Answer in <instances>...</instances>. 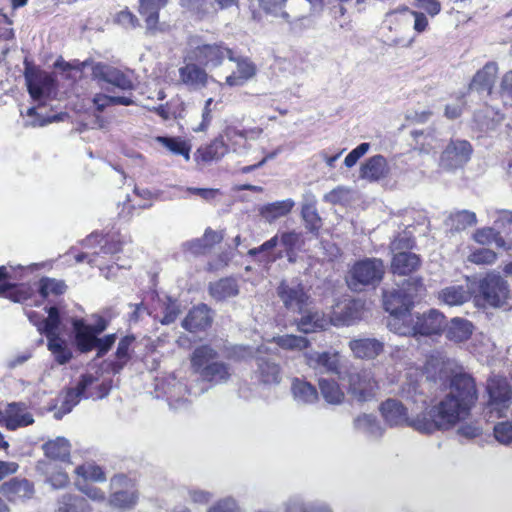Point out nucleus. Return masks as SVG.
<instances>
[{"instance_id":"f257e3e1","label":"nucleus","mask_w":512,"mask_h":512,"mask_svg":"<svg viewBox=\"0 0 512 512\" xmlns=\"http://www.w3.org/2000/svg\"><path fill=\"white\" fill-rule=\"evenodd\" d=\"M476 399L473 378L465 373L455 374L449 392L437 404L418 414L411 422L412 428L424 434L449 430L469 415Z\"/></svg>"},{"instance_id":"f03ea898","label":"nucleus","mask_w":512,"mask_h":512,"mask_svg":"<svg viewBox=\"0 0 512 512\" xmlns=\"http://www.w3.org/2000/svg\"><path fill=\"white\" fill-rule=\"evenodd\" d=\"M217 357V351L211 346H199L191 355V367L204 381L214 384L225 383L231 377V369L228 364L218 361Z\"/></svg>"},{"instance_id":"7ed1b4c3","label":"nucleus","mask_w":512,"mask_h":512,"mask_svg":"<svg viewBox=\"0 0 512 512\" xmlns=\"http://www.w3.org/2000/svg\"><path fill=\"white\" fill-rule=\"evenodd\" d=\"M385 266L381 259L366 258L357 261L349 270L347 284L355 292L365 287H376L383 279Z\"/></svg>"},{"instance_id":"20e7f679","label":"nucleus","mask_w":512,"mask_h":512,"mask_svg":"<svg viewBox=\"0 0 512 512\" xmlns=\"http://www.w3.org/2000/svg\"><path fill=\"white\" fill-rule=\"evenodd\" d=\"M343 376L348 382V392L357 401L366 402L375 396L378 384L371 369L345 367Z\"/></svg>"},{"instance_id":"39448f33","label":"nucleus","mask_w":512,"mask_h":512,"mask_svg":"<svg viewBox=\"0 0 512 512\" xmlns=\"http://www.w3.org/2000/svg\"><path fill=\"white\" fill-rule=\"evenodd\" d=\"M73 331L75 334V342L81 352H89L96 348L97 355L102 357L115 343V334H109L103 338H97L92 331V326L84 322L83 319H72Z\"/></svg>"},{"instance_id":"423d86ee","label":"nucleus","mask_w":512,"mask_h":512,"mask_svg":"<svg viewBox=\"0 0 512 512\" xmlns=\"http://www.w3.org/2000/svg\"><path fill=\"white\" fill-rule=\"evenodd\" d=\"M487 409L498 417L504 416L512 404V386L506 378L491 377L487 382Z\"/></svg>"},{"instance_id":"0eeeda50","label":"nucleus","mask_w":512,"mask_h":512,"mask_svg":"<svg viewBox=\"0 0 512 512\" xmlns=\"http://www.w3.org/2000/svg\"><path fill=\"white\" fill-rule=\"evenodd\" d=\"M479 294L488 305L501 307L509 298L508 282L499 274L489 273L479 282Z\"/></svg>"},{"instance_id":"6e6552de","label":"nucleus","mask_w":512,"mask_h":512,"mask_svg":"<svg viewBox=\"0 0 512 512\" xmlns=\"http://www.w3.org/2000/svg\"><path fill=\"white\" fill-rule=\"evenodd\" d=\"M277 294L285 308L293 313H304L310 304V296L297 281H282Z\"/></svg>"},{"instance_id":"1a4fd4ad","label":"nucleus","mask_w":512,"mask_h":512,"mask_svg":"<svg viewBox=\"0 0 512 512\" xmlns=\"http://www.w3.org/2000/svg\"><path fill=\"white\" fill-rule=\"evenodd\" d=\"M306 363L319 374H333L340 380H345L343 376L345 368H343L340 355L338 352H318L312 351L306 353Z\"/></svg>"},{"instance_id":"9d476101","label":"nucleus","mask_w":512,"mask_h":512,"mask_svg":"<svg viewBox=\"0 0 512 512\" xmlns=\"http://www.w3.org/2000/svg\"><path fill=\"white\" fill-rule=\"evenodd\" d=\"M96 381L97 379L92 374L82 375L77 385L67 390L61 406L55 412L54 417L61 419L64 415L70 413L82 398L94 397V394L89 392V389Z\"/></svg>"},{"instance_id":"9b49d317","label":"nucleus","mask_w":512,"mask_h":512,"mask_svg":"<svg viewBox=\"0 0 512 512\" xmlns=\"http://www.w3.org/2000/svg\"><path fill=\"white\" fill-rule=\"evenodd\" d=\"M362 303L359 300L344 299L332 306L328 316L329 325L349 326L361 316Z\"/></svg>"},{"instance_id":"f8f14e48","label":"nucleus","mask_w":512,"mask_h":512,"mask_svg":"<svg viewBox=\"0 0 512 512\" xmlns=\"http://www.w3.org/2000/svg\"><path fill=\"white\" fill-rule=\"evenodd\" d=\"M472 147L466 140H452L440 157L439 165L445 170L462 167L470 159Z\"/></svg>"},{"instance_id":"ddd939ff","label":"nucleus","mask_w":512,"mask_h":512,"mask_svg":"<svg viewBox=\"0 0 512 512\" xmlns=\"http://www.w3.org/2000/svg\"><path fill=\"white\" fill-rule=\"evenodd\" d=\"M167 4V0H139V14L144 17L148 36H155L165 31V24L159 23V11Z\"/></svg>"},{"instance_id":"4468645a","label":"nucleus","mask_w":512,"mask_h":512,"mask_svg":"<svg viewBox=\"0 0 512 512\" xmlns=\"http://www.w3.org/2000/svg\"><path fill=\"white\" fill-rule=\"evenodd\" d=\"M24 76L28 92L34 100H40L52 92L53 79L47 73L26 67Z\"/></svg>"},{"instance_id":"2eb2a0df","label":"nucleus","mask_w":512,"mask_h":512,"mask_svg":"<svg viewBox=\"0 0 512 512\" xmlns=\"http://www.w3.org/2000/svg\"><path fill=\"white\" fill-rule=\"evenodd\" d=\"M444 323L445 316L435 309L423 314H414L413 336L438 334L442 331Z\"/></svg>"},{"instance_id":"dca6fc26","label":"nucleus","mask_w":512,"mask_h":512,"mask_svg":"<svg viewBox=\"0 0 512 512\" xmlns=\"http://www.w3.org/2000/svg\"><path fill=\"white\" fill-rule=\"evenodd\" d=\"M92 77L104 81L121 90H132L134 85L131 79L119 69L104 63H96L92 67Z\"/></svg>"},{"instance_id":"f3484780","label":"nucleus","mask_w":512,"mask_h":512,"mask_svg":"<svg viewBox=\"0 0 512 512\" xmlns=\"http://www.w3.org/2000/svg\"><path fill=\"white\" fill-rule=\"evenodd\" d=\"M254 378L258 383L266 386L278 385L282 381L280 365L269 357H257Z\"/></svg>"},{"instance_id":"a211bd4d","label":"nucleus","mask_w":512,"mask_h":512,"mask_svg":"<svg viewBox=\"0 0 512 512\" xmlns=\"http://www.w3.org/2000/svg\"><path fill=\"white\" fill-rule=\"evenodd\" d=\"M197 59L209 67H218L227 57L234 60L233 51L224 46L223 43L204 44L196 49Z\"/></svg>"},{"instance_id":"6ab92c4d","label":"nucleus","mask_w":512,"mask_h":512,"mask_svg":"<svg viewBox=\"0 0 512 512\" xmlns=\"http://www.w3.org/2000/svg\"><path fill=\"white\" fill-rule=\"evenodd\" d=\"M179 82L190 90H201L205 88L209 81L214 79L210 77L206 70L195 63H188L180 67Z\"/></svg>"},{"instance_id":"aec40b11","label":"nucleus","mask_w":512,"mask_h":512,"mask_svg":"<svg viewBox=\"0 0 512 512\" xmlns=\"http://www.w3.org/2000/svg\"><path fill=\"white\" fill-rule=\"evenodd\" d=\"M353 356L362 360H373L384 350V343L376 338H355L348 344Z\"/></svg>"},{"instance_id":"412c9836","label":"nucleus","mask_w":512,"mask_h":512,"mask_svg":"<svg viewBox=\"0 0 512 512\" xmlns=\"http://www.w3.org/2000/svg\"><path fill=\"white\" fill-rule=\"evenodd\" d=\"M413 303V296L404 288L383 289V306L389 314L409 311Z\"/></svg>"},{"instance_id":"4be33fe9","label":"nucleus","mask_w":512,"mask_h":512,"mask_svg":"<svg viewBox=\"0 0 512 512\" xmlns=\"http://www.w3.org/2000/svg\"><path fill=\"white\" fill-rule=\"evenodd\" d=\"M380 411L383 418L390 426H401L405 424L412 427L411 422L416 418H409L407 416V408L396 399H387L384 401L380 406Z\"/></svg>"},{"instance_id":"5701e85b","label":"nucleus","mask_w":512,"mask_h":512,"mask_svg":"<svg viewBox=\"0 0 512 512\" xmlns=\"http://www.w3.org/2000/svg\"><path fill=\"white\" fill-rule=\"evenodd\" d=\"M33 415L27 411V406L22 402L8 404L4 416V425L8 430H16L33 424Z\"/></svg>"},{"instance_id":"b1692460","label":"nucleus","mask_w":512,"mask_h":512,"mask_svg":"<svg viewBox=\"0 0 512 512\" xmlns=\"http://www.w3.org/2000/svg\"><path fill=\"white\" fill-rule=\"evenodd\" d=\"M498 74V66L495 62H488L473 77L470 83V90L479 93L491 94Z\"/></svg>"},{"instance_id":"393cba45","label":"nucleus","mask_w":512,"mask_h":512,"mask_svg":"<svg viewBox=\"0 0 512 512\" xmlns=\"http://www.w3.org/2000/svg\"><path fill=\"white\" fill-rule=\"evenodd\" d=\"M236 71L226 77L225 84L230 87L242 86L256 74L255 64L247 57H234Z\"/></svg>"},{"instance_id":"a878e982","label":"nucleus","mask_w":512,"mask_h":512,"mask_svg":"<svg viewBox=\"0 0 512 512\" xmlns=\"http://www.w3.org/2000/svg\"><path fill=\"white\" fill-rule=\"evenodd\" d=\"M212 323L210 309L205 304L193 307L185 319L182 321V327L190 332L204 330Z\"/></svg>"},{"instance_id":"bb28decb","label":"nucleus","mask_w":512,"mask_h":512,"mask_svg":"<svg viewBox=\"0 0 512 512\" xmlns=\"http://www.w3.org/2000/svg\"><path fill=\"white\" fill-rule=\"evenodd\" d=\"M389 173L387 161L382 155H374L361 165L360 177L368 181H378Z\"/></svg>"},{"instance_id":"cd10ccee","label":"nucleus","mask_w":512,"mask_h":512,"mask_svg":"<svg viewBox=\"0 0 512 512\" xmlns=\"http://www.w3.org/2000/svg\"><path fill=\"white\" fill-rule=\"evenodd\" d=\"M0 492L10 500L29 499L34 494V486L27 479L13 478L0 486Z\"/></svg>"},{"instance_id":"c85d7f7f","label":"nucleus","mask_w":512,"mask_h":512,"mask_svg":"<svg viewBox=\"0 0 512 512\" xmlns=\"http://www.w3.org/2000/svg\"><path fill=\"white\" fill-rule=\"evenodd\" d=\"M291 394L298 405H311L318 400V392L311 383L294 378L291 382Z\"/></svg>"},{"instance_id":"c756f323","label":"nucleus","mask_w":512,"mask_h":512,"mask_svg":"<svg viewBox=\"0 0 512 512\" xmlns=\"http://www.w3.org/2000/svg\"><path fill=\"white\" fill-rule=\"evenodd\" d=\"M353 427L369 439H379L384 434V428L373 414L358 415L353 420Z\"/></svg>"},{"instance_id":"7c9ffc66","label":"nucleus","mask_w":512,"mask_h":512,"mask_svg":"<svg viewBox=\"0 0 512 512\" xmlns=\"http://www.w3.org/2000/svg\"><path fill=\"white\" fill-rule=\"evenodd\" d=\"M302 317L297 322L298 330L303 333H312L317 330H325L329 327L328 317L319 311H311L306 308Z\"/></svg>"},{"instance_id":"2f4dec72","label":"nucleus","mask_w":512,"mask_h":512,"mask_svg":"<svg viewBox=\"0 0 512 512\" xmlns=\"http://www.w3.org/2000/svg\"><path fill=\"white\" fill-rule=\"evenodd\" d=\"M391 268L393 273L398 275H408L415 271L420 265V259L417 254L405 252H393Z\"/></svg>"},{"instance_id":"473e14b6","label":"nucleus","mask_w":512,"mask_h":512,"mask_svg":"<svg viewBox=\"0 0 512 512\" xmlns=\"http://www.w3.org/2000/svg\"><path fill=\"white\" fill-rule=\"evenodd\" d=\"M411 136L415 142L414 149L419 153L429 154L439 146L438 137L432 128L413 130Z\"/></svg>"},{"instance_id":"72a5a7b5","label":"nucleus","mask_w":512,"mask_h":512,"mask_svg":"<svg viewBox=\"0 0 512 512\" xmlns=\"http://www.w3.org/2000/svg\"><path fill=\"white\" fill-rule=\"evenodd\" d=\"M390 331L403 335L413 336L414 314L409 311L399 312V314H390L387 322Z\"/></svg>"},{"instance_id":"f704fd0d","label":"nucleus","mask_w":512,"mask_h":512,"mask_svg":"<svg viewBox=\"0 0 512 512\" xmlns=\"http://www.w3.org/2000/svg\"><path fill=\"white\" fill-rule=\"evenodd\" d=\"M36 469L41 474L46 476V481L54 488H64L69 483L67 473L62 470H55L54 465L49 461H39Z\"/></svg>"},{"instance_id":"c9c22d12","label":"nucleus","mask_w":512,"mask_h":512,"mask_svg":"<svg viewBox=\"0 0 512 512\" xmlns=\"http://www.w3.org/2000/svg\"><path fill=\"white\" fill-rule=\"evenodd\" d=\"M262 10L274 17L283 19L286 23L292 25L297 20L306 18L305 15H295L292 17L284 10L287 0H258Z\"/></svg>"},{"instance_id":"e433bc0d","label":"nucleus","mask_w":512,"mask_h":512,"mask_svg":"<svg viewBox=\"0 0 512 512\" xmlns=\"http://www.w3.org/2000/svg\"><path fill=\"white\" fill-rule=\"evenodd\" d=\"M473 332V325L470 321L462 318H453L446 330V337L456 343L466 341Z\"/></svg>"},{"instance_id":"4c0bfd02","label":"nucleus","mask_w":512,"mask_h":512,"mask_svg":"<svg viewBox=\"0 0 512 512\" xmlns=\"http://www.w3.org/2000/svg\"><path fill=\"white\" fill-rule=\"evenodd\" d=\"M471 298V290L468 285H452L440 292V299L449 306H458Z\"/></svg>"},{"instance_id":"58836bf2","label":"nucleus","mask_w":512,"mask_h":512,"mask_svg":"<svg viewBox=\"0 0 512 512\" xmlns=\"http://www.w3.org/2000/svg\"><path fill=\"white\" fill-rule=\"evenodd\" d=\"M71 445L64 437H57L43 444L45 455L53 460L66 461L70 456Z\"/></svg>"},{"instance_id":"ea45409f","label":"nucleus","mask_w":512,"mask_h":512,"mask_svg":"<svg viewBox=\"0 0 512 512\" xmlns=\"http://www.w3.org/2000/svg\"><path fill=\"white\" fill-rule=\"evenodd\" d=\"M92 508L84 497L66 493L58 499L57 512H91Z\"/></svg>"},{"instance_id":"a19ab883","label":"nucleus","mask_w":512,"mask_h":512,"mask_svg":"<svg viewBox=\"0 0 512 512\" xmlns=\"http://www.w3.org/2000/svg\"><path fill=\"white\" fill-rule=\"evenodd\" d=\"M228 151L229 148L221 136L214 139L209 145L199 148L197 153L202 161L212 162L220 160Z\"/></svg>"},{"instance_id":"79ce46f5","label":"nucleus","mask_w":512,"mask_h":512,"mask_svg":"<svg viewBox=\"0 0 512 512\" xmlns=\"http://www.w3.org/2000/svg\"><path fill=\"white\" fill-rule=\"evenodd\" d=\"M209 292L214 299L221 301L236 296L239 289L234 278H223L210 284Z\"/></svg>"},{"instance_id":"37998d69","label":"nucleus","mask_w":512,"mask_h":512,"mask_svg":"<svg viewBox=\"0 0 512 512\" xmlns=\"http://www.w3.org/2000/svg\"><path fill=\"white\" fill-rule=\"evenodd\" d=\"M180 5L199 19L217 13V7L213 0H180Z\"/></svg>"},{"instance_id":"c03bdc74","label":"nucleus","mask_w":512,"mask_h":512,"mask_svg":"<svg viewBox=\"0 0 512 512\" xmlns=\"http://www.w3.org/2000/svg\"><path fill=\"white\" fill-rule=\"evenodd\" d=\"M315 202L316 200L314 195L312 193H307L305 195V203L303 204L301 211L306 227L311 232H316L321 227V218L318 215Z\"/></svg>"},{"instance_id":"a18cd8bd","label":"nucleus","mask_w":512,"mask_h":512,"mask_svg":"<svg viewBox=\"0 0 512 512\" xmlns=\"http://www.w3.org/2000/svg\"><path fill=\"white\" fill-rule=\"evenodd\" d=\"M295 203L292 199H285L269 203L260 209V214L267 221L272 222L290 213Z\"/></svg>"},{"instance_id":"49530a36","label":"nucleus","mask_w":512,"mask_h":512,"mask_svg":"<svg viewBox=\"0 0 512 512\" xmlns=\"http://www.w3.org/2000/svg\"><path fill=\"white\" fill-rule=\"evenodd\" d=\"M48 317L43 318L38 325V332L44 334L47 339L58 337L61 318L57 307L52 306L47 309Z\"/></svg>"},{"instance_id":"de8ad7c7","label":"nucleus","mask_w":512,"mask_h":512,"mask_svg":"<svg viewBox=\"0 0 512 512\" xmlns=\"http://www.w3.org/2000/svg\"><path fill=\"white\" fill-rule=\"evenodd\" d=\"M319 388L322 397L327 403L339 405L344 401L345 394L336 381L320 379Z\"/></svg>"},{"instance_id":"09e8293b","label":"nucleus","mask_w":512,"mask_h":512,"mask_svg":"<svg viewBox=\"0 0 512 512\" xmlns=\"http://www.w3.org/2000/svg\"><path fill=\"white\" fill-rule=\"evenodd\" d=\"M48 350L54 356L55 361L60 364H66L72 358V352L68 348L66 340L61 338L60 336L47 339Z\"/></svg>"},{"instance_id":"8fccbe9b","label":"nucleus","mask_w":512,"mask_h":512,"mask_svg":"<svg viewBox=\"0 0 512 512\" xmlns=\"http://www.w3.org/2000/svg\"><path fill=\"white\" fill-rule=\"evenodd\" d=\"M156 141L175 155H182L187 161L190 159V145L179 137L158 136Z\"/></svg>"},{"instance_id":"3c124183","label":"nucleus","mask_w":512,"mask_h":512,"mask_svg":"<svg viewBox=\"0 0 512 512\" xmlns=\"http://www.w3.org/2000/svg\"><path fill=\"white\" fill-rule=\"evenodd\" d=\"M473 238L477 243L482 245L495 243L499 248L505 249L506 247L505 239L503 238L502 235H499L498 230L495 226L478 229L474 233Z\"/></svg>"},{"instance_id":"603ef678","label":"nucleus","mask_w":512,"mask_h":512,"mask_svg":"<svg viewBox=\"0 0 512 512\" xmlns=\"http://www.w3.org/2000/svg\"><path fill=\"white\" fill-rule=\"evenodd\" d=\"M495 227L499 235H502L506 241V250L512 248V212L501 211L499 217L495 220Z\"/></svg>"},{"instance_id":"864d4df0","label":"nucleus","mask_w":512,"mask_h":512,"mask_svg":"<svg viewBox=\"0 0 512 512\" xmlns=\"http://www.w3.org/2000/svg\"><path fill=\"white\" fill-rule=\"evenodd\" d=\"M66 289H67V286H66L65 282L62 280L43 277L39 281L38 291H39V294L43 298H47L51 295L52 296L62 295L63 293H65Z\"/></svg>"},{"instance_id":"5fc2aeb1","label":"nucleus","mask_w":512,"mask_h":512,"mask_svg":"<svg viewBox=\"0 0 512 512\" xmlns=\"http://www.w3.org/2000/svg\"><path fill=\"white\" fill-rule=\"evenodd\" d=\"M138 498L139 496L136 490H120L110 496L109 502L115 507L130 509L136 505Z\"/></svg>"},{"instance_id":"6e6d98bb","label":"nucleus","mask_w":512,"mask_h":512,"mask_svg":"<svg viewBox=\"0 0 512 512\" xmlns=\"http://www.w3.org/2000/svg\"><path fill=\"white\" fill-rule=\"evenodd\" d=\"M190 393L186 386L181 382H176L175 379L172 383H168V387L165 390L168 403L171 407L177 409L180 408L185 400L184 395Z\"/></svg>"},{"instance_id":"4d7b16f0","label":"nucleus","mask_w":512,"mask_h":512,"mask_svg":"<svg viewBox=\"0 0 512 512\" xmlns=\"http://www.w3.org/2000/svg\"><path fill=\"white\" fill-rule=\"evenodd\" d=\"M135 337L134 336H125L122 338L119 343L116 350V362L114 363L113 370L114 372H119L123 366L128 362L130 359V347L134 343Z\"/></svg>"},{"instance_id":"13d9d810","label":"nucleus","mask_w":512,"mask_h":512,"mask_svg":"<svg viewBox=\"0 0 512 512\" xmlns=\"http://www.w3.org/2000/svg\"><path fill=\"white\" fill-rule=\"evenodd\" d=\"M274 342L279 347L287 350H303L309 345L307 338L293 334L274 337Z\"/></svg>"},{"instance_id":"bf43d9fd","label":"nucleus","mask_w":512,"mask_h":512,"mask_svg":"<svg viewBox=\"0 0 512 512\" xmlns=\"http://www.w3.org/2000/svg\"><path fill=\"white\" fill-rule=\"evenodd\" d=\"M401 394L404 399L411 401L413 404H416L419 408L426 405L427 396L423 391L419 390V385L416 382L406 383L402 387Z\"/></svg>"},{"instance_id":"052dcab7","label":"nucleus","mask_w":512,"mask_h":512,"mask_svg":"<svg viewBox=\"0 0 512 512\" xmlns=\"http://www.w3.org/2000/svg\"><path fill=\"white\" fill-rule=\"evenodd\" d=\"M449 220L451 221L452 228L457 231L464 230L468 226L474 225L477 221L475 213L468 210L452 213Z\"/></svg>"},{"instance_id":"680f3d73","label":"nucleus","mask_w":512,"mask_h":512,"mask_svg":"<svg viewBox=\"0 0 512 512\" xmlns=\"http://www.w3.org/2000/svg\"><path fill=\"white\" fill-rule=\"evenodd\" d=\"M475 119L479 122L481 129L490 130L494 129L496 124H498L503 117L492 108L486 107L483 111L475 114Z\"/></svg>"},{"instance_id":"e2e57ef3","label":"nucleus","mask_w":512,"mask_h":512,"mask_svg":"<svg viewBox=\"0 0 512 512\" xmlns=\"http://www.w3.org/2000/svg\"><path fill=\"white\" fill-rule=\"evenodd\" d=\"M77 475L82 476L86 480L103 482L106 480L105 473L98 465L87 463L78 466L75 469Z\"/></svg>"},{"instance_id":"0e129e2a","label":"nucleus","mask_w":512,"mask_h":512,"mask_svg":"<svg viewBox=\"0 0 512 512\" xmlns=\"http://www.w3.org/2000/svg\"><path fill=\"white\" fill-rule=\"evenodd\" d=\"M0 297L21 303L28 299V293L16 284L5 283L0 285Z\"/></svg>"},{"instance_id":"69168bd1","label":"nucleus","mask_w":512,"mask_h":512,"mask_svg":"<svg viewBox=\"0 0 512 512\" xmlns=\"http://www.w3.org/2000/svg\"><path fill=\"white\" fill-rule=\"evenodd\" d=\"M397 13L402 15L407 20H409L410 18H414V30L416 32L422 33L426 30V28L428 26V19L423 13L411 11L409 8L403 7L401 9H398V10L392 12L391 14H397Z\"/></svg>"},{"instance_id":"338daca9","label":"nucleus","mask_w":512,"mask_h":512,"mask_svg":"<svg viewBox=\"0 0 512 512\" xmlns=\"http://www.w3.org/2000/svg\"><path fill=\"white\" fill-rule=\"evenodd\" d=\"M181 312L182 311L180 308V304L176 300H173L172 298L167 297V300L164 303V309H163L164 316L160 320L161 324L169 325V324L175 322V320L178 318V316L181 314Z\"/></svg>"},{"instance_id":"774afa93","label":"nucleus","mask_w":512,"mask_h":512,"mask_svg":"<svg viewBox=\"0 0 512 512\" xmlns=\"http://www.w3.org/2000/svg\"><path fill=\"white\" fill-rule=\"evenodd\" d=\"M207 512H240V507L235 499L226 497L215 502Z\"/></svg>"}]
</instances>
